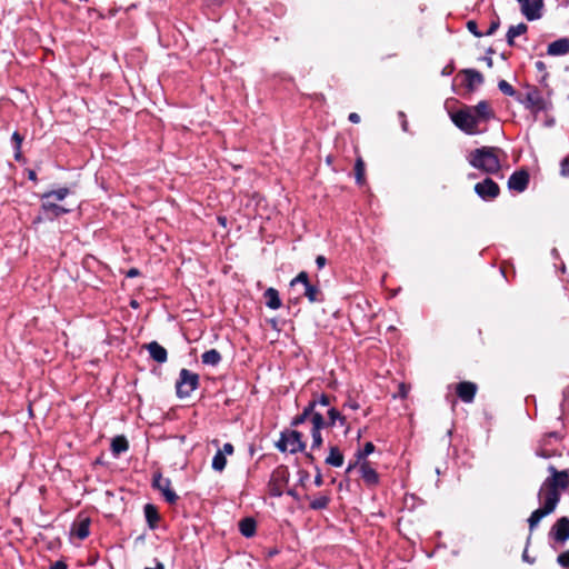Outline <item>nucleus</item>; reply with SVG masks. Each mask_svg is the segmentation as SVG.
Masks as SVG:
<instances>
[{
	"instance_id": "f257e3e1",
	"label": "nucleus",
	"mask_w": 569,
	"mask_h": 569,
	"mask_svg": "<svg viewBox=\"0 0 569 569\" xmlns=\"http://www.w3.org/2000/svg\"><path fill=\"white\" fill-rule=\"evenodd\" d=\"M548 470L551 476L543 481L539 491L542 507L535 510L528 519L530 531L538 526L542 518L555 511L561 491L569 487V472L567 470L558 471L553 466H549Z\"/></svg>"
},
{
	"instance_id": "f03ea898",
	"label": "nucleus",
	"mask_w": 569,
	"mask_h": 569,
	"mask_svg": "<svg viewBox=\"0 0 569 569\" xmlns=\"http://www.w3.org/2000/svg\"><path fill=\"white\" fill-rule=\"evenodd\" d=\"M503 151L497 147H481L471 150L467 160L471 167L487 174H497L501 170Z\"/></svg>"
},
{
	"instance_id": "7ed1b4c3",
	"label": "nucleus",
	"mask_w": 569,
	"mask_h": 569,
	"mask_svg": "<svg viewBox=\"0 0 569 569\" xmlns=\"http://www.w3.org/2000/svg\"><path fill=\"white\" fill-rule=\"evenodd\" d=\"M451 120L460 130L468 134H477L480 132L478 129L480 122L469 107H465L451 113Z\"/></svg>"
},
{
	"instance_id": "20e7f679",
	"label": "nucleus",
	"mask_w": 569,
	"mask_h": 569,
	"mask_svg": "<svg viewBox=\"0 0 569 569\" xmlns=\"http://www.w3.org/2000/svg\"><path fill=\"white\" fill-rule=\"evenodd\" d=\"M199 386V376L188 369H181L179 379L176 382L177 395L179 398H186L191 395Z\"/></svg>"
},
{
	"instance_id": "39448f33",
	"label": "nucleus",
	"mask_w": 569,
	"mask_h": 569,
	"mask_svg": "<svg viewBox=\"0 0 569 569\" xmlns=\"http://www.w3.org/2000/svg\"><path fill=\"white\" fill-rule=\"evenodd\" d=\"M277 448L280 451H289L296 453L306 449V443L302 441V435L299 431H288L281 435L280 440L277 442Z\"/></svg>"
},
{
	"instance_id": "423d86ee",
	"label": "nucleus",
	"mask_w": 569,
	"mask_h": 569,
	"mask_svg": "<svg viewBox=\"0 0 569 569\" xmlns=\"http://www.w3.org/2000/svg\"><path fill=\"white\" fill-rule=\"evenodd\" d=\"M289 472L286 468L280 467L276 469L269 482V492L273 497H280L283 492V487L287 485Z\"/></svg>"
},
{
	"instance_id": "0eeeda50",
	"label": "nucleus",
	"mask_w": 569,
	"mask_h": 569,
	"mask_svg": "<svg viewBox=\"0 0 569 569\" xmlns=\"http://www.w3.org/2000/svg\"><path fill=\"white\" fill-rule=\"evenodd\" d=\"M153 487L159 490L166 501L170 505H174L179 497L178 495L171 489V481L168 478H163L161 473H157L153 476Z\"/></svg>"
},
{
	"instance_id": "6e6552de",
	"label": "nucleus",
	"mask_w": 569,
	"mask_h": 569,
	"mask_svg": "<svg viewBox=\"0 0 569 569\" xmlns=\"http://www.w3.org/2000/svg\"><path fill=\"white\" fill-rule=\"evenodd\" d=\"M520 101L533 112H539L547 109V102L543 99L541 92L536 89H529L523 99Z\"/></svg>"
},
{
	"instance_id": "1a4fd4ad",
	"label": "nucleus",
	"mask_w": 569,
	"mask_h": 569,
	"mask_svg": "<svg viewBox=\"0 0 569 569\" xmlns=\"http://www.w3.org/2000/svg\"><path fill=\"white\" fill-rule=\"evenodd\" d=\"M475 192L483 200H493L499 196V186L490 178H486L483 181L478 182L475 186Z\"/></svg>"
},
{
	"instance_id": "9d476101",
	"label": "nucleus",
	"mask_w": 569,
	"mask_h": 569,
	"mask_svg": "<svg viewBox=\"0 0 569 569\" xmlns=\"http://www.w3.org/2000/svg\"><path fill=\"white\" fill-rule=\"evenodd\" d=\"M522 14L530 21L541 17L542 0H518Z\"/></svg>"
},
{
	"instance_id": "9b49d317",
	"label": "nucleus",
	"mask_w": 569,
	"mask_h": 569,
	"mask_svg": "<svg viewBox=\"0 0 569 569\" xmlns=\"http://www.w3.org/2000/svg\"><path fill=\"white\" fill-rule=\"evenodd\" d=\"M311 423H312L311 449L315 450V449H319L322 446L321 429L326 427V420L323 418V413H315L313 418H311Z\"/></svg>"
},
{
	"instance_id": "f8f14e48",
	"label": "nucleus",
	"mask_w": 569,
	"mask_h": 569,
	"mask_svg": "<svg viewBox=\"0 0 569 569\" xmlns=\"http://www.w3.org/2000/svg\"><path fill=\"white\" fill-rule=\"evenodd\" d=\"M550 536L558 542H565L569 539V518L561 517L552 526Z\"/></svg>"
},
{
	"instance_id": "ddd939ff",
	"label": "nucleus",
	"mask_w": 569,
	"mask_h": 569,
	"mask_svg": "<svg viewBox=\"0 0 569 569\" xmlns=\"http://www.w3.org/2000/svg\"><path fill=\"white\" fill-rule=\"evenodd\" d=\"M529 182V176L526 171L513 172L508 180V188L517 192L526 190Z\"/></svg>"
},
{
	"instance_id": "4468645a",
	"label": "nucleus",
	"mask_w": 569,
	"mask_h": 569,
	"mask_svg": "<svg viewBox=\"0 0 569 569\" xmlns=\"http://www.w3.org/2000/svg\"><path fill=\"white\" fill-rule=\"evenodd\" d=\"M457 395L463 402H472L476 396L477 386L469 381H463L457 385Z\"/></svg>"
},
{
	"instance_id": "2eb2a0df",
	"label": "nucleus",
	"mask_w": 569,
	"mask_h": 569,
	"mask_svg": "<svg viewBox=\"0 0 569 569\" xmlns=\"http://www.w3.org/2000/svg\"><path fill=\"white\" fill-rule=\"evenodd\" d=\"M359 471L361 478L366 482L367 486H376L379 482V475L377 471L370 466L368 461H362L359 466Z\"/></svg>"
},
{
	"instance_id": "dca6fc26",
	"label": "nucleus",
	"mask_w": 569,
	"mask_h": 569,
	"mask_svg": "<svg viewBox=\"0 0 569 569\" xmlns=\"http://www.w3.org/2000/svg\"><path fill=\"white\" fill-rule=\"evenodd\" d=\"M41 208L47 218H56L63 213L69 212V209L59 206L58 203L51 201L50 199H42Z\"/></svg>"
},
{
	"instance_id": "f3484780",
	"label": "nucleus",
	"mask_w": 569,
	"mask_h": 569,
	"mask_svg": "<svg viewBox=\"0 0 569 569\" xmlns=\"http://www.w3.org/2000/svg\"><path fill=\"white\" fill-rule=\"evenodd\" d=\"M90 519L88 517L79 516L77 521L72 526V533L77 536L79 539H86L89 533Z\"/></svg>"
},
{
	"instance_id": "a211bd4d",
	"label": "nucleus",
	"mask_w": 569,
	"mask_h": 569,
	"mask_svg": "<svg viewBox=\"0 0 569 569\" xmlns=\"http://www.w3.org/2000/svg\"><path fill=\"white\" fill-rule=\"evenodd\" d=\"M550 56H563L569 52V39L560 38L548 46L547 50Z\"/></svg>"
},
{
	"instance_id": "6ab92c4d",
	"label": "nucleus",
	"mask_w": 569,
	"mask_h": 569,
	"mask_svg": "<svg viewBox=\"0 0 569 569\" xmlns=\"http://www.w3.org/2000/svg\"><path fill=\"white\" fill-rule=\"evenodd\" d=\"M147 350L149 351V355L150 357L159 362V363H163L167 361V350L160 346L157 341H152L150 343L147 345Z\"/></svg>"
},
{
	"instance_id": "aec40b11",
	"label": "nucleus",
	"mask_w": 569,
	"mask_h": 569,
	"mask_svg": "<svg viewBox=\"0 0 569 569\" xmlns=\"http://www.w3.org/2000/svg\"><path fill=\"white\" fill-rule=\"evenodd\" d=\"M479 122L489 120L492 117V111L487 101H480L475 107H469Z\"/></svg>"
},
{
	"instance_id": "412c9836",
	"label": "nucleus",
	"mask_w": 569,
	"mask_h": 569,
	"mask_svg": "<svg viewBox=\"0 0 569 569\" xmlns=\"http://www.w3.org/2000/svg\"><path fill=\"white\" fill-rule=\"evenodd\" d=\"M466 74V83L467 87L472 90L477 86H480L483 82V77L480 72L473 69H467L463 71Z\"/></svg>"
},
{
	"instance_id": "4be33fe9",
	"label": "nucleus",
	"mask_w": 569,
	"mask_h": 569,
	"mask_svg": "<svg viewBox=\"0 0 569 569\" xmlns=\"http://www.w3.org/2000/svg\"><path fill=\"white\" fill-rule=\"evenodd\" d=\"M266 305L270 309H279L281 307V300L276 289L269 288L264 291Z\"/></svg>"
},
{
	"instance_id": "5701e85b",
	"label": "nucleus",
	"mask_w": 569,
	"mask_h": 569,
	"mask_svg": "<svg viewBox=\"0 0 569 569\" xmlns=\"http://www.w3.org/2000/svg\"><path fill=\"white\" fill-rule=\"evenodd\" d=\"M326 463L333 467H341L343 465V455L338 449V447H330V452L326 459Z\"/></svg>"
},
{
	"instance_id": "b1692460",
	"label": "nucleus",
	"mask_w": 569,
	"mask_h": 569,
	"mask_svg": "<svg viewBox=\"0 0 569 569\" xmlns=\"http://www.w3.org/2000/svg\"><path fill=\"white\" fill-rule=\"evenodd\" d=\"M201 361L207 366H217L221 361V355L216 349H210L202 353Z\"/></svg>"
},
{
	"instance_id": "393cba45",
	"label": "nucleus",
	"mask_w": 569,
	"mask_h": 569,
	"mask_svg": "<svg viewBox=\"0 0 569 569\" xmlns=\"http://www.w3.org/2000/svg\"><path fill=\"white\" fill-rule=\"evenodd\" d=\"M129 448L128 440L123 436H118L112 439L111 451L114 456H119L127 451Z\"/></svg>"
},
{
	"instance_id": "a878e982",
	"label": "nucleus",
	"mask_w": 569,
	"mask_h": 569,
	"mask_svg": "<svg viewBox=\"0 0 569 569\" xmlns=\"http://www.w3.org/2000/svg\"><path fill=\"white\" fill-rule=\"evenodd\" d=\"M239 530L244 537H252L256 532V521L252 518H244L239 522Z\"/></svg>"
},
{
	"instance_id": "bb28decb",
	"label": "nucleus",
	"mask_w": 569,
	"mask_h": 569,
	"mask_svg": "<svg viewBox=\"0 0 569 569\" xmlns=\"http://www.w3.org/2000/svg\"><path fill=\"white\" fill-rule=\"evenodd\" d=\"M527 26L525 23H519L517 26H511L507 32V42L509 46H513L515 38L523 34L527 31Z\"/></svg>"
},
{
	"instance_id": "cd10ccee",
	"label": "nucleus",
	"mask_w": 569,
	"mask_h": 569,
	"mask_svg": "<svg viewBox=\"0 0 569 569\" xmlns=\"http://www.w3.org/2000/svg\"><path fill=\"white\" fill-rule=\"evenodd\" d=\"M315 413H322L321 410H313V406H307L302 413L297 416L293 421H292V425L293 426H298L300 423H303L306 420H310L311 421V418H313V415Z\"/></svg>"
},
{
	"instance_id": "c85d7f7f",
	"label": "nucleus",
	"mask_w": 569,
	"mask_h": 569,
	"mask_svg": "<svg viewBox=\"0 0 569 569\" xmlns=\"http://www.w3.org/2000/svg\"><path fill=\"white\" fill-rule=\"evenodd\" d=\"M303 295L310 302H318V301L322 300V293H321L320 289L317 286H313L311 283H309L305 287Z\"/></svg>"
},
{
	"instance_id": "c756f323",
	"label": "nucleus",
	"mask_w": 569,
	"mask_h": 569,
	"mask_svg": "<svg viewBox=\"0 0 569 569\" xmlns=\"http://www.w3.org/2000/svg\"><path fill=\"white\" fill-rule=\"evenodd\" d=\"M144 516L151 528H154L159 521V513L154 506L148 503L144 506Z\"/></svg>"
},
{
	"instance_id": "7c9ffc66",
	"label": "nucleus",
	"mask_w": 569,
	"mask_h": 569,
	"mask_svg": "<svg viewBox=\"0 0 569 569\" xmlns=\"http://www.w3.org/2000/svg\"><path fill=\"white\" fill-rule=\"evenodd\" d=\"M327 415H328V421H326V427H330V426H335V423L337 421L340 422V425H345L346 423V417L342 416L338 410H336L335 408H329L327 410Z\"/></svg>"
},
{
	"instance_id": "2f4dec72",
	"label": "nucleus",
	"mask_w": 569,
	"mask_h": 569,
	"mask_svg": "<svg viewBox=\"0 0 569 569\" xmlns=\"http://www.w3.org/2000/svg\"><path fill=\"white\" fill-rule=\"evenodd\" d=\"M355 176H356V181L358 184H363L366 179H365V162L361 158H358L356 160V164H355Z\"/></svg>"
},
{
	"instance_id": "473e14b6",
	"label": "nucleus",
	"mask_w": 569,
	"mask_h": 569,
	"mask_svg": "<svg viewBox=\"0 0 569 569\" xmlns=\"http://www.w3.org/2000/svg\"><path fill=\"white\" fill-rule=\"evenodd\" d=\"M69 189L68 188H60L58 190H52V191H49L47 193H44L42 196V199H54L57 201H61L63 200L68 194H69Z\"/></svg>"
},
{
	"instance_id": "72a5a7b5",
	"label": "nucleus",
	"mask_w": 569,
	"mask_h": 569,
	"mask_svg": "<svg viewBox=\"0 0 569 569\" xmlns=\"http://www.w3.org/2000/svg\"><path fill=\"white\" fill-rule=\"evenodd\" d=\"M330 498L328 496L321 495L319 497L313 498L310 501V508L313 510H321L327 508L329 505Z\"/></svg>"
},
{
	"instance_id": "f704fd0d",
	"label": "nucleus",
	"mask_w": 569,
	"mask_h": 569,
	"mask_svg": "<svg viewBox=\"0 0 569 569\" xmlns=\"http://www.w3.org/2000/svg\"><path fill=\"white\" fill-rule=\"evenodd\" d=\"M227 465V459L223 456V452H217L212 459V469L216 471H223Z\"/></svg>"
},
{
	"instance_id": "c9c22d12",
	"label": "nucleus",
	"mask_w": 569,
	"mask_h": 569,
	"mask_svg": "<svg viewBox=\"0 0 569 569\" xmlns=\"http://www.w3.org/2000/svg\"><path fill=\"white\" fill-rule=\"evenodd\" d=\"M329 405H330V397L327 395H321L320 397L310 401L308 406H313V410H320L321 408L329 407Z\"/></svg>"
},
{
	"instance_id": "e433bc0d",
	"label": "nucleus",
	"mask_w": 569,
	"mask_h": 569,
	"mask_svg": "<svg viewBox=\"0 0 569 569\" xmlns=\"http://www.w3.org/2000/svg\"><path fill=\"white\" fill-rule=\"evenodd\" d=\"M12 141H13L14 147H16L14 158H16V160H20V158H21L20 148H21V143L23 141V138H22V136L19 132L16 131L12 134Z\"/></svg>"
},
{
	"instance_id": "4c0bfd02",
	"label": "nucleus",
	"mask_w": 569,
	"mask_h": 569,
	"mask_svg": "<svg viewBox=\"0 0 569 569\" xmlns=\"http://www.w3.org/2000/svg\"><path fill=\"white\" fill-rule=\"evenodd\" d=\"M498 88L499 90L507 94V96H515L516 94V91L515 89L512 88V86L507 82L506 80H500L499 83H498Z\"/></svg>"
},
{
	"instance_id": "58836bf2",
	"label": "nucleus",
	"mask_w": 569,
	"mask_h": 569,
	"mask_svg": "<svg viewBox=\"0 0 569 569\" xmlns=\"http://www.w3.org/2000/svg\"><path fill=\"white\" fill-rule=\"evenodd\" d=\"M375 450V446L372 442H367L361 451L357 453L358 460H365L367 456L372 453Z\"/></svg>"
},
{
	"instance_id": "ea45409f",
	"label": "nucleus",
	"mask_w": 569,
	"mask_h": 569,
	"mask_svg": "<svg viewBox=\"0 0 569 569\" xmlns=\"http://www.w3.org/2000/svg\"><path fill=\"white\" fill-rule=\"evenodd\" d=\"M297 283H302L303 287L310 283L307 272L301 271L295 279L291 280L290 284L296 286Z\"/></svg>"
},
{
	"instance_id": "a19ab883",
	"label": "nucleus",
	"mask_w": 569,
	"mask_h": 569,
	"mask_svg": "<svg viewBox=\"0 0 569 569\" xmlns=\"http://www.w3.org/2000/svg\"><path fill=\"white\" fill-rule=\"evenodd\" d=\"M557 561L560 566L568 568L569 567V550L560 553L557 558Z\"/></svg>"
},
{
	"instance_id": "79ce46f5",
	"label": "nucleus",
	"mask_w": 569,
	"mask_h": 569,
	"mask_svg": "<svg viewBox=\"0 0 569 569\" xmlns=\"http://www.w3.org/2000/svg\"><path fill=\"white\" fill-rule=\"evenodd\" d=\"M560 173L562 177H569V158H565L561 161Z\"/></svg>"
},
{
	"instance_id": "37998d69",
	"label": "nucleus",
	"mask_w": 569,
	"mask_h": 569,
	"mask_svg": "<svg viewBox=\"0 0 569 569\" xmlns=\"http://www.w3.org/2000/svg\"><path fill=\"white\" fill-rule=\"evenodd\" d=\"M467 28L471 33H473L478 38L483 36L482 32L478 31L476 21H468Z\"/></svg>"
},
{
	"instance_id": "c03bdc74",
	"label": "nucleus",
	"mask_w": 569,
	"mask_h": 569,
	"mask_svg": "<svg viewBox=\"0 0 569 569\" xmlns=\"http://www.w3.org/2000/svg\"><path fill=\"white\" fill-rule=\"evenodd\" d=\"M498 28H499V20H493V21H491L490 27L486 31L485 34L486 36H491V34H493L498 30Z\"/></svg>"
},
{
	"instance_id": "a18cd8bd",
	"label": "nucleus",
	"mask_w": 569,
	"mask_h": 569,
	"mask_svg": "<svg viewBox=\"0 0 569 569\" xmlns=\"http://www.w3.org/2000/svg\"><path fill=\"white\" fill-rule=\"evenodd\" d=\"M219 452H223V456L226 455H232L233 453V446L229 442L224 443L222 449L218 450Z\"/></svg>"
},
{
	"instance_id": "49530a36",
	"label": "nucleus",
	"mask_w": 569,
	"mask_h": 569,
	"mask_svg": "<svg viewBox=\"0 0 569 569\" xmlns=\"http://www.w3.org/2000/svg\"><path fill=\"white\" fill-rule=\"evenodd\" d=\"M326 262H327V260L323 256H318L316 258V264L319 269L323 268L326 266Z\"/></svg>"
},
{
	"instance_id": "de8ad7c7",
	"label": "nucleus",
	"mask_w": 569,
	"mask_h": 569,
	"mask_svg": "<svg viewBox=\"0 0 569 569\" xmlns=\"http://www.w3.org/2000/svg\"><path fill=\"white\" fill-rule=\"evenodd\" d=\"M322 483H323L322 475H321L320 470H317V475L315 477V485L317 487H320V486H322Z\"/></svg>"
},
{
	"instance_id": "09e8293b",
	"label": "nucleus",
	"mask_w": 569,
	"mask_h": 569,
	"mask_svg": "<svg viewBox=\"0 0 569 569\" xmlns=\"http://www.w3.org/2000/svg\"><path fill=\"white\" fill-rule=\"evenodd\" d=\"M50 569H67V565L63 561H56L50 566Z\"/></svg>"
},
{
	"instance_id": "8fccbe9b",
	"label": "nucleus",
	"mask_w": 569,
	"mask_h": 569,
	"mask_svg": "<svg viewBox=\"0 0 569 569\" xmlns=\"http://www.w3.org/2000/svg\"><path fill=\"white\" fill-rule=\"evenodd\" d=\"M349 121H351L352 123H359L360 122V116L356 112H351L349 114Z\"/></svg>"
},
{
	"instance_id": "3c124183",
	"label": "nucleus",
	"mask_w": 569,
	"mask_h": 569,
	"mask_svg": "<svg viewBox=\"0 0 569 569\" xmlns=\"http://www.w3.org/2000/svg\"><path fill=\"white\" fill-rule=\"evenodd\" d=\"M522 559H523V561H526L528 563L535 562V559L529 557L527 549H525V551L522 553Z\"/></svg>"
},
{
	"instance_id": "603ef678",
	"label": "nucleus",
	"mask_w": 569,
	"mask_h": 569,
	"mask_svg": "<svg viewBox=\"0 0 569 569\" xmlns=\"http://www.w3.org/2000/svg\"><path fill=\"white\" fill-rule=\"evenodd\" d=\"M345 406L352 410H357L359 408V405L356 401H348Z\"/></svg>"
},
{
	"instance_id": "864d4df0",
	"label": "nucleus",
	"mask_w": 569,
	"mask_h": 569,
	"mask_svg": "<svg viewBox=\"0 0 569 569\" xmlns=\"http://www.w3.org/2000/svg\"><path fill=\"white\" fill-rule=\"evenodd\" d=\"M401 127L403 131H408V121L406 119L401 121Z\"/></svg>"
},
{
	"instance_id": "5fc2aeb1",
	"label": "nucleus",
	"mask_w": 569,
	"mask_h": 569,
	"mask_svg": "<svg viewBox=\"0 0 569 569\" xmlns=\"http://www.w3.org/2000/svg\"><path fill=\"white\" fill-rule=\"evenodd\" d=\"M137 274H138V270H137V269H131V270H129V272H128V277H134V276H137Z\"/></svg>"
},
{
	"instance_id": "6e6d98bb",
	"label": "nucleus",
	"mask_w": 569,
	"mask_h": 569,
	"mask_svg": "<svg viewBox=\"0 0 569 569\" xmlns=\"http://www.w3.org/2000/svg\"><path fill=\"white\" fill-rule=\"evenodd\" d=\"M536 67H537L538 70H542L545 68V64L541 61H537L536 62Z\"/></svg>"
},
{
	"instance_id": "4d7b16f0",
	"label": "nucleus",
	"mask_w": 569,
	"mask_h": 569,
	"mask_svg": "<svg viewBox=\"0 0 569 569\" xmlns=\"http://www.w3.org/2000/svg\"><path fill=\"white\" fill-rule=\"evenodd\" d=\"M400 393L402 397H406L407 395V390H406V387L403 385L400 386Z\"/></svg>"
},
{
	"instance_id": "13d9d810",
	"label": "nucleus",
	"mask_w": 569,
	"mask_h": 569,
	"mask_svg": "<svg viewBox=\"0 0 569 569\" xmlns=\"http://www.w3.org/2000/svg\"><path fill=\"white\" fill-rule=\"evenodd\" d=\"M29 179H30V180H33V181L37 179V177H36V172H34V171H30V172H29Z\"/></svg>"
},
{
	"instance_id": "bf43d9fd",
	"label": "nucleus",
	"mask_w": 569,
	"mask_h": 569,
	"mask_svg": "<svg viewBox=\"0 0 569 569\" xmlns=\"http://www.w3.org/2000/svg\"><path fill=\"white\" fill-rule=\"evenodd\" d=\"M399 118H400V119H401V121H402L403 119H406V114H405L402 111H400V112H399Z\"/></svg>"
},
{
	"instance_id": "052dcab7",
	"label": "nucleus",
	"mask_w": 569,
	"mask_h": 569,
	"mask_svg": "<svg viewBox=\"0 0 569 569\" xmlns=\"http://www.w3.org/2000/svg\"><path fill=\"white\" fill-rule=\"evenodd\" d=\"M288 495H290V496H292V497H296V493H295V491H293V490H289V491H288Z\"/></svg>"
},
{
	"instance_id": "680f3d73",
	"label": "nucleus",
	"mask_w": 569,
	"mask_h": 569,
	"mask_svg": "<svg viewBox=\"0 0 569 569\" xmlns=\"http://www.w3.org/2000/svg\"><path fill=\"white\" fill-rule=\"evenodd\" d=\"M487 64H488L489 67H491V66H492V60H491L490 58L487 60Z\"/></svg>"
},
{
	"instance_id": "e2e57ef3",
	"label": "nucleus",
	"mask_w": 569,
	"mask_h": 569,
	"mask_svg": "<svg viewBox=\"0 0 569 569\" xmlns=\"http://www.w3.org/2000/svg\"><path fill=\"white\" fill-rule=\"evenodd\" d=\"M353 466H349L347 471L349 472L352 469Z\"/></svg>"
}]
</instances>
